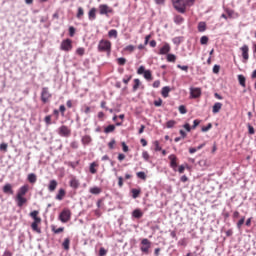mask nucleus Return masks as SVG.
<instances>
[{"instance_id":"1","label":"nucleus","mask_w":256,"mask_h":256,"mask_svg":"<svg viewBox=\"0 0 256 256\" xmlns=\"http://www.w3.org/2000/svg\"><path fill=\"white\" fill-rule=\"evenodd\" d=\"M27 193H29V185L27 184L21 186L18 189L15 197L17 207H23V205H27L28 200L25 197Z\"/></svg>"},{"instance_id":"2","label":"nucleus","mask_w":256,"mask_h":256,"mask_svg":"<svg viewBox=\"0 0 256 256\" xmlns=\"http://www.w3.org/2000/svg\"><path fill=\"white\" fill-rule=\"evenodd\" d=\"M29 215H30L31 219H33V222L31 224L32 231H34L35 233H41V228L39 227V225L41 223V217H39V211L34 210V211L30 212Z\"/></svg>"},{"instance_id":"3","label":"nucleus","mask_w":256,"mask_h":256,"mask_svg":"<svg viewBox=\"0 0 256 256\" xmlns=\"http://www.w3.org/2000/svg\"><path fill=\"white\" fill-rule=\"evenodd\" d=\"M111 47L112 44L109 40L102 39L98 43V51L100 53H107L108 56L111 55Z\"/></svg>"},{"instance_id":"4","label":"nucleus","mask_w":256,"mask_h":256,"mask_svg":"<svg viewBox=\"0 0 256 256\" xmlns=\"http://www.w3.org/2000/svg\"><path fill=\"white\" fill-rule=\"evenodd\" d=\"M174 8L178 13H185L187 11V2L186 0H172Z\"/></svg>"},{"instance_id":"5","label":"nucleus","mask_w":256,"mask_h":256,"mask_svg":"<svg viewBox=\"0 0 256 256\" xmlns=\"http://www.w3.org/2000/svg\"><path fill=\"white\" fill-rule=\"evenodd\" d=\"M52 97L53 94H51V92L49 91V87H43L40 94V99L42 103H49Z\"/></svg>"},{"instance_id":"6","label":"nucleus","mask_w":256,"mask_h":256,"mask_svg":"<svg viewBox=\"0 0 256 256\" xmlns=\"http://www.w3.org/2000/svg\"><path fill=\"white\" fill-rule=\"evenodd\" d=\"M61 51H65L66 53H69V51L73 50V40L67 38L63 40L60 44Z\"/></svg>"},{"instance_id":"7","label":"nucleus","mask_w":256,"mask_h":256,"mask_svg":"<svg viewBox=\"0 0 256 256\" xmlns=\"http://www.w3.org/2000/svg\"><path fill=\"white\" fill-rule=\"evenodd\" d=\"M150 249H151V241H149V239L147 238L142 239L140 251L145 255H149Z\"/></svg>"},{"instance_id":"8","label":"nucleus","mask_w":256,"mask_h":256,"mask_svg":"<svg viewBox=\"0 0 256 256\" xmlns=\"http://www.w3.org/2000/svg\"><path fill=\"white\" fill-rule=\"evenodd\" d=\"M61 223H69L71 221V210L64 209L59 215Z\"/></svg>"},{"instance_id":"9","label":"nucleus","mask_w":256,"mask_h":256,"mask_svg":"<svg viewBox=\"0 0 256 256\" xmlns=\"http://www.w3.org/2000/svg\"><path fill=\"white\" fill-rule=\"evenodd\" d=\"M58 135L60 137H71V129L66 125H62L58 128Z\"/></svg>"},{"instance_id":"10","label":"nucleus","mask_w":256,"mask_h":256,"mask_svg":"<svg viewBox=\"0 0 256 256\" xmlns=\"http://www.w3.org/2000/svg\"><path fill=\"white\" fill-rule=\"evenodd\" d=\"M169 161H170V167L171 169H173V171H177V167L179 166V159L177 158V156L175 154H171L168 157Z\"/></svg>"},{"instance_id":"11","label":"nucleus","mask_w":256,"mask_h":256,"mask_svg":"<svg viewBox=\"0 0 256 256\" xmlns=\"http://www.w3.org/2000/svg\"><path fill=\"white\" fill-rule=\"evenodd\" d=\"M240 51L242 52L243 63H247V61H249V46L247 44H244L240 48Z\"/></svg>"},{"instance_id":"12","label":"nucleus","mask_w":256,"mask_h":256,"mask_svg":"<svg viewBox=\"0 0 256 256\" xmlns=\"http://www.w3.org/2000/svg\"><path fill=\"white\" fill-rule=\"evenodd\" d=\"M100 15H107L108 13H113V9L107 6V4H101L99 6Z\"/></svg>"},{"instance_id":"13","label":"nucleus","mask_w":256,"mask_h":256,"mask_svg":"<svg viewBox=\"0 0 256 256\" xmlns=\"http://www.w3.org/2000/svg\"><path fill=\"white\" fill-rule=\"evenodd\" d=\"M190 94L192 99H198V97H201V88H191Z\"/></svg>"},{"instance_id":"14","label":"nucleus","mask_w":256,"mask_h":256,"mask_svg":"<svg viewBox=\"0 0 256 256\" xmlns=\"http://www.w3.org/2000/svg\"><path fill=\"white\" fill-rule=\"evenodd\" d=\"M171 51V46L169 43H164V45L159 50V55H167Z\"/></svg>"},{"instance_id":"15","label":"nucleus","mask_w":256,"mask_h":256,"mask_svg":"<svg viewBox=\"0 0 256 256\" xmlns=\"http://www.w3.org/2000/svg\"><path fill=\"white\" fill-rule=\"evenodd\" d=\"M88 19L89 21H95L97 19V8H92L88 12Z\"/></svg>"},{"instance_id":"16","label":"nucleus","mask_w":256,"mask_h":256,"mask_svg":"<svg viewBox=\"0 0 256 256\" xmlns=\"http://www.w3.org/2000/svg\"><path fill=\"white\" fill-rule=\"evenodd\" d=\"M3 193L6 195H13V186L9 183L5 184L3 187Z\"/></svg>"},{"instance_id":"17","label":"nucleus","mask_w":256,"mask_h":256,"mask_svg":"<svg viewBox=\"0 0 256 256\" xmlns=\"http://www.w3.org/2000/svg\"><path fill=\"white\" fill-rule=\"evenodd\" d=\"M65 195H67V192L65 191V189L60 188L58 190V194L56 195L57 201H63V199H65Z\"/></svg>"},{"instance_id":"18","label":"nucleus","mask_w":256,"mask_h":256,"mask_svg":"<svg viewBox=\"0 0 256 256\" xmlns=\"http://www.w3.org/2000/svg\"><path fill=\"white\" fill-rule=\"evenodd\" d=\"M57 185H59L57 183V180H50V182L48 184V191H50V193H53V191H55V189H57Z\"/></svg>"},{"instance_id":"19","label":"nucleus","mask_w":256,"mask_h":256,"mask_svg":"<svg viewBox=\"0 0 256 256\" xmlns=\"http://www.w3.org/2000/svg\"><path fill=\"white\" fill-rule=\"evenodd\" d=\"M223 108V104L221 102H216L212 107V113L217 114Z\"/></svg>"},{"instance_id":"20","label":"nucleus","mask_w":256,"mask_h":256,"mask_svg":"<svg viewBox=\"0 0 256 256\" xmlns=\"http://www.w3.org/2000/svg\"><path fill=\"white\" fill-rule=\"evenodd\" d=\"M97 167H99V163L97 162H92L89 166V171L92 175H95L97 173Z\"/></svg>"},{"instance_id":"21","label":"nucleus","mask_w":256,"mask_h":256,"mask_svg":"<svg viewBox=\"0 0 256 256\" xmlns=\"http://www.w3.org/2000/svg\"><path fill=\"white\" fill-rule=\"evenodd\" d=\"M169 93H171V88H169V86H165L162 88L161 95L162 97H164V99H167V97H169Z\"/></svg>"},{"instance_id":"22","label":"nucleus","mask_w":256,"mask_h":256,"mask_svg":"<svg viewBox=\"0 0 256 256\" xmlns=\"http://www.w3.org/2000/svg\"><path fill=\"white\" fill-rule=\"evenodd\" d=\"M93 139L89 135H84L81 139L83 145H89Z\"/></svg>"},{"instance_id":"23","label":"nucleus","mask_w":256,"mask_h":256,"mask_svg":"<svg viewBox=\"0 0 256 256\" xmlns=\"http://www.w3.org/2000/svg\"><path fill=\"white\" fill-rule=\"evenodd\" d=\"M70 187H72V189H79V180H77V178H72L70 180Z\"/></svg>"},{"instance_id":"24","label":"nucleus","mask_w":256,"mask_h":256,"mask_svg":"<svg viewBox=\"0 0 256 256\" xmlns=\"http://www.w3.org/2000/svg\"><path fill=\"white\" fill-rule=\"evenodd\" d=\"M185 21V18H183V16L181 15H176L174 17V23H176V25H182Z\"/></svg>"},{"instance_id":"25","label":"nucleus","mask_w":256,"mask_h":256,"mask_svg":"<svg viewBox=\"0 0 256 256\" xmlns=\"http://www.w3.org/2000/svg\"><path fill=\"white\" fill-rule=\"evenodd\" d=\"M198 31H199V33H204V31H207V23L199 22L198 23Z\"/></svg>"},{"instance_id":"26","label":"nucleus","mask_w":256,"mask_h":256,"mask_svg":"<svg viewBox=\"0 0 256 256\" xmlns=\"http://www.w3.org/2000/svg\"><path fill=\"white\" fill-rule=\"evenodd\" d=\"M132 216H133L135 219H141V217H143V212H141L140 209H135V210L132 212Z\"/></svg>"},{"instance_id":"27","label":"nucleus","mask_w":256,"mask_h":256,"mask_svg":"<svg viewBox=\"0 0 256 256\" xmlns=\"http://www.w3.org/2000/svg\"><path fill=\"white\" fill-rule=\"evenodd\" d=\"M133 83H134V85H133V88H132V91H137V89H139V87H141V80H139V78H135L134 80H133Z\"/></svg>"},{"instance_id":"28","label":"nucleus","mask_w":256,"mask_h":256,"mask_svg":"<svg viewBox=\"0 0 256 256\" xmlns=\"http://www.w3.org/2000/svg\"><path fill=\"white\" fill-rule=\"evenodd\" d=\"M144 79H146V81H151L153 79V74L151 73V70H146L144 73Z\"/></svg>"},{"instance_id":"29","label":"nucleus","mask_w":256,"mask_h":256,"mask_svg":"<svg viewBox=\"0 0 256 256\" xmlns=\"http://www.w3.org/2000/svg\"><path fill=\"white\" fill-rule=\"evenodd\" d=\"M28 181L29 183H37V175H35V173H30L28 175Z\"/></svg>"},{"instance_id":"30","label":"nucleus","mask_w":256,"mask_h":256,"mask_svg":"<svg viewBox=\"0 0 256 256\" xmlns=\"http://www.w3.org/2000/svg\"><path fill=\"white\" fill-rule=\"evenodd\" d=\"M108 37L111 39V38H114V39H117L118 37V32L116 29H112L108 32Z\"/></svg>"},{"instance_id":"31","label":"nucleus","mask_w":256,"mask_h":256,"mask_svg":"<svg viewBox=\"0 0 256 256\" xmlns=\"http://www.w3.org/2000/svg\"><path fill=\"white\" fill-rule=\"evenodd\" d=\"M70 243H71V240L69 238H65L64 242L62 243V247L63 249H65V251H69Z\"/></svg>"},{"instance_id":"32","label":"nucleus","mask_w":256,"mask_h":256,"mask_svg":"<svg viewBox=\"0 0 256 256\" xmlns=\"http://www.w3.org/2000/svg\"><path fill=\"white\" fill-rule=\"evenodd\" d=\"M89 191L92 195H99L102 190L99 187H92Z\"/></svg>"},{"instance_id":"33","label":"nucleus","mask_w":256,"mask_h":256,"mask_svg":"<svg viewBox=\"0 0 256 256\" xmlns=\"http://www.w3.org/2000/svg\"><path fill=\"white\" fill-rule=\"evenodd\" d=\"M51 229L56 235H59V233H63V231H65L64 227L56 228L55 226H51Z\"/></svg>"},{"instance_id":"34","label":"nucleus","mask_w":256,"mask_h":256,"mask_svg":"<svg viewBox=\"0 0 256 256\" xmlns=\"http://www.w3.org/2000/svg\"><path fill=\"white\" fill-rule=\"evenodd\" d=\"M113 131H115V125L111 124L108 125L105 129H104V133L108 134V133H113Z\"/></svg>"},{"instance_id":"35","label":"nucleus","mask_w":256,"mask_h":256,"mask_svg":"<svg viewBox=\"0 0 256 256\" xmlns=\"http://www.w3.org/2000/svg\"><path fill=\"white\" fill-rule=\"evenodd\" d=\"M131 193H132L133 199H137V197H139V195H141V190H139V189H132Z\"/></svg>"},{"instance_id":"36","label":"nucleus","mask_w":256,"mask_h":256,"mask_svg":"<svg viewBox=\"0 0 256 256\" xmlns=\"http://www.w3.org/2000/svg\"><path fill=\"white\" fill-rule=\"evenodd\" d=\"M167 61L169 63H175V61H177V56H175L174 54H168L167 55Z\"/></svg>"},{"instance_id":"37","label":"nucleus","mask_w":256,"mask_h":256,"mask_svg":"<svg viewBox=\"0 0 256 256\" xmlns=\"http://www.w3.org/2000/svg\"><path fill=\"white\" fill-rule=\"evenodd\" d=\"M175 125H177V122L175 120H169L168 122H166L167 129H173Z\"/></svg>"},{"instance_id":"38","label":"nucleus","mask_w":256,"mask_h":256,"mask_svg":"<svg viewBox=\"0 0 256 256\" xmlns=\"http://www.w3.org/2000/svg\"><path fill=\"white\" fill-rule=\"evenodd\" d=\"M238 81H239L241 87H246V84H245V81H246L245 76H243V75H238Z\"/></svg>"},{"instance_id":"39","label":"nucleus","mask_w":256,"mask_h":256,"mask_svg":"<svg viewBox=\"0 0 256 256\" xmlns=\"http://www.w3.org/2000/svg\"><path fill=\"white\" fill-rule=\"evenodd\" d=\"M83 15H85V10H83L82 7H79L78 12L76 14L77 19H81L83 17Z\"/></svg>"},{"instance_id":"40","label":"nucleus","mask_w":256,"mask_h":256,"mask_svg":"<svg viewBox=\"0 0 256 256\" xmlns=\"http://www.w3.org/2000/svg\"><path fill=\"white\" fill-rule=\"evenodd\" d=\"M138 179H142L143 181H145L147 179V174H145V172H138L136 173Z\"/></svg>"},{"instance_id":"41","label":"nucleus","mask_w":256,"mask_h":256,"mask_svg":"<svg viewBox=\"0 0 256 256\" xmlns=\"http://www.w3.org/2000/svg\"><path fill=\"white\" fill-rule=\"evenodd\" d=\"M131 79H133V76L132 75H126L124 78H123V83L125 84V85H129V81L131 80Z\"/></svg>"},{"instance_id":"42","label":"nucleus","mask_w":256,"mask_h":256,"mask_svg":"<svg viewBox=\"0 0 256 256\" xmlns=\"http://www.w3.org/2000/svg\"><path fill=\"white\" fill-rule=\"evenodd\" d=\"M76 53L80 56L83 57L85 55V48L80 47L78 49H76Z\"/></svg>"},{"instance_id":"43","label":"nucleus","mask_w":256,"mask_h":256,"mask_svg":"<svg viewBox=\"0 0 256 256\" xmlns=\"http://www.w3.org/2000/svg\"><path fill=\"white\" fill-rule=\"evenodd\" d=\"M153 145H154V151H162V148H161V145L159 144V141H154L153 142Z\"/></svg>"},{"instance_id":"44","label":"nucleus","mask_w":256,"mask_h":256,"mask_svg":"<svg viewBox=\"0 0 256 256\" xmlns=\"http://www.w3.org/2000/svg\"><path fill=\"white\" fill-rule=\"evenodd\" d=\"M200 43H201V45H207V43H209V37L202 36L200 39Z\"/></svg>"},{"instance_id":"45","label":"nucleus","mask_w":256,"mask_h":256,"mask_svg":"<svg viewBox=\"0 0 256 256\" xmlns=\"http://www.w3.org/2000/svg\"><path fill=\"white\" fill-rule=\"evenodd\" d=\"M178 111L181 115H185V113H187V108H185V105H180Z\"/></svg>"},{"instance_id":"46","label":"nucleus","mask_w":256,"mask_h":256,"mask_svg":"<svg viewBox=\"0 0 256 256\" xmlns=\"http://www.w3.org/2000/svg\"><path fill=\"white\" fill-rule=\"evenodd\" d=\"M213 128V124L209 123L207 126L202 127V132L207 133L210 129Z\"/></svg>"},{"instance_id":"47","label":"nucleus","mask_w":256,"mask_h":256,"mask_svg":"<svg viewBox=\"0 0 256 256\" xmlns=\"http://www.w3.org/2000/svg\"><path fill=\"white\" fill-rule=\"evenodd\" d=\"M245 223V216H243L238 222H237V227L238 229H241L243 227V224Z\"/></svg>"},{"instance_id":"48","label":"nucleus","mask_w":256,"mask_h":256,"mask_svg":"<svg viewBox=\"0 0 256 256\" xmlns=\"http://www.w3.org/2000/svg\"><path fill=\"white\" fill-rule=\"evenodd\" d=\"M147 70H145V66H140L137 70V74L138 75H144V73L146 72Z\"/></svg>"},{"instance_id":"49","label":"nucleus","mask_w":256,"mask_h":256,"mask_svg":"<svg viewBox=\"0 0 256 256\" xmlns=\"http://www.w3.org/2000/svg\"><path fill=\"white\" fill-rule=\"evenodd\" d=\"M124 51H129V53H133V51H135V46L128 45L124 48Z\"/></svg>"},{"instance_id":"50","label":"nucleus","mask_w":256,"mask_h":256,"mask_svg":"<svg viewBox=\"0 0 256 256\" xmlns=\"http://www.w3.org/2000/svg\"><path fill=\"white\" fill-rule=\"evenodd\" d=\"M117 63H118V65L123 66V65H125V63H127V59H125V58H118L117 59Z\"/></svg>"},{"instance_id":"51","label":"nucleus","mask_w":256,"mask_h":256,"mask_svg":"<svg viewBox=\"0 0 256 256\" xmlns=\"http://www.w3.org/2000/svg\"><path fill=\"white\" fill-rule=\"evenodd\" d=\"M7 143H1L0 144V151H4V153H7Z\"/></svg>"},{"instance_id":"52","label":"nucleus","mask_w":256,"mask_h":256,"mask_svg":"<svg viewBox=\"0 0 256 256\" xmlns=\"http://www.w3.org/2000/svg\"><path fill=\"white\" fill-rule=\"evenodd\" d=\"M152 87H154V89H159V87H161V81L156 80L153 82Z\"/></svg>"},{"instance_id":"53","label":"nucleus","mask_w":256,"mask_h":256,"mask_svg":"<svg viewBox=\"0 0 256 256\" xmlns=\"http://www.w3.org/2000/svg\"><path fill=\"white\" fill-rule=\"evenodd\" d=\"M154 105L155 107H161V105H163V100L161 98H159L158 100H155Z\"/></svg>"},{"instance_id":"54","label":"nucleus","mask_w":256,"mask_h":256,"mask_svg":"<svg viewBox=\"0 0 256 256\" xmlns=\"http://www.w3.org/2000/svg\"><path fill=\"white\" fill-rule=\"evenodd\" d=\"M115 143H117V142L115 141V139H112V140L108 143L109 149H115Z\"/></svg>"},{"instance_id":"55","label":"nucleus","mask_w":256,"mask_h":256,"mask_svg":"<svg viewBox=\"0 0 256 256\" xmlns=\"http://www.w3.org/2000/svg\"><path fill=\"white\" fill-rule=\"evenodd\" d=\"M69 35L70 37H75V27L73 26L69 27Z\"/></svg>"},{"instance_id":"56","label":"nucleus","mask_w":256,"mask_h":256,"mask_svg":"<svg viewBox=\"0 0 256 256\" xmlns=\"http://www.w3.org/2000/svg\"><path fill=\"white\" fill-rule=\"evenodd\" d=\"M70 147L72 149H79V143L77 141H73L71 142Z\"/></svg>"},{"instance_id":"57","label":"nucleus","mask_w":256,"mask_h":256,"mask_svg":"<svg viewBox=\"0 0 256 256\" xmlns=\"http://www.w3.org/2000/svg\"><path fill=\"white\" fill-rule=\"evenodd\" d=\"M200 123H201V120H197V119L194 120L192 129H197V127H199Z\"/></svg>"},{"instance_id":"58","label":"nucleus","mask_w":256,"mask_h":256,"mask_svg":"<svg viewBox=\"0 0 256 256\" xmlns=\"http://www.w3.org/2000/svg\"><path fill=\"white\" fill-rule=\"evenodd\" d=\"M44 121L46 123V125H51V115H48L44 118Z\"/></svg>"},{"instance_id":"59","label":"nucleus","mask_w":256,"mask_h":256,"mask_svg":"<svg viewBox=\"0 0 256 256\" xmlns=\"http://www.w3.org/2000/svg\"><path fill=\"white\" fill-rule=\"evenodd\" d=\"M142 157H143V159H144L145 161H149V152L144 151V152L142 153Z\"/></svg>"},{"instance_id":"60","label":"nucleus","mask_w":256,"mask_h":256,"mask_svg":"<svg viewBox=\"0 0 256 256\" xmlns=\"http://www.w3.org/2000/svg\"><path fill=\"white\" fill-rule=\"evenodd\" d=\"M220 70H221V66H219V65H214V67H213V73L217 74V73H219Z\"/></svg>"},{"instance_id":"61","label":"nucleus","mask_w":256,"mask_h":256,"mask_svg":"<svg viewBox=\"0 0 256 256\" xmlns=\"http://www.w3.org/2000/svg\"><path fill=\"white\" fill-rule=\"evenodd\" d=\"M59 111H60V113H61V115L63 117L65 115V111H66L65 105H61L59 107Z\"/></svg>"},{"instance_id":"62","label":"nucleus","mask_w":256,"mask_h":256,"mask_svg":"<svg viewBox=\"0 0 256 256\" xmlns=\"http://www.w3.org/2000/svg\"><path fill=\"white\" fill-rule=\"evenodd\" d=\"M105 255H107V250H105V248H100L99 256H105Z\"/></svg>"},{"instance_id":"63","label":"nucleus","mask_w":256,"mask_h":256,"mask_svg":"<svg viewBox=\"0 0 256 256\" xmlns=\"http://www.w3.org/2000/svg\"><path fill=\"white\" fill-rule=\"evenodd\" d=\"M226 13H227V15H228V17H233V15H234V11L233 10H231V9H226Z\"/></svg>"},{"instance_id":"64","label":"nucleus","mask_w":256,"mask_h":256,"mask_svg":"<svg viewBox=\"0 0 256 256\" xmlns=\"http://www.w3.org/2000/svg\"><path fill=\"white\" fill-rule=\"evenodd\" d=\"M118 186L120 188L123 187V177H121V176L118 177Z\"/></svg>"}]
</instances>
